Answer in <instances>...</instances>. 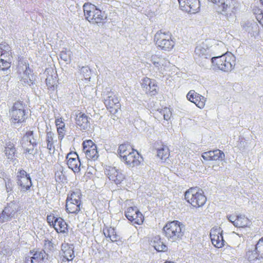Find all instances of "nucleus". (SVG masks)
Masks as SVG:
<instances>
[{
  "instance_id": "19",
  "label": "nucleus",
  "mask_w": 263,
  "mask_h": 263,
  "mask_svg": "<svg viewBox=\"0 0 263 263\" xmlns=\"http://www.w3.org/2000/svg\"><path fill=\"white\" fill-rule=\"evenodd\" d=\"M73 249L72 245H68V243L62 245L61 250L63 256V261L65 260L70 261L73 259L74 257Z\"/></svg>"
},
{
  "instance_id": "58",
  "label": "nucleus",
  "mask_w": 263,
  "mask_h": 263,
  "mask_svg": "<svg viewBox=\"0 0 263 263\" xmlns=\"http://www.w3.org/2000/svg\"><path fill=\"white\" fill-rule=\"evenodd\" d=\"M50 79H49L48 78H47V79H46V84H47L48 86L49 85H50V84H51V83H50Z\"/></svg>"
},
{
  "instance_id": "38",
  "label": "nucleus",
  "mask_w": 263,
  "mask_h": 263,
  "mask_svg": "<svg viewBox=\"0 0 263 263\" xmlns=\"http://www.w3.org/2000/svg\"><path fill=\"white\" fill-rule=\"evenodd\" d=\"M32 257L35 261L39 260L43 261L45 259H47L48 254L44 250L36 251Z\"/></svg>"
},
{
  "instance_id": "35",
  "label": "nucleus",
  "mask_w": 263,
  "mask_h": 263,
  "mask_svg": "<svg viewBox=\"0 0 263 263\" xmlns=\"http://www.w3.org/2000/svg\"><path fill=\"white\" fill-rule=\"evenodd\" d=\"M26 67V70L24 72V74L26 75L27 78L23 77L22 79V82L24 83L25 84H27L28 85H29L30 87H31L32 89L34 88V81L33 80V76H31V78L28 77V74H29V71H30V70L29 69V67H28L27 65H25Z\"/></svg>"
},
{
  "instance_id": "27",
  "label": "nucleus",
  "mask_w": 263,
  "mask_h": 263,
  "mask_svg": "<svg viewBox=\"0 0 263 263\" xmlns=\"http://www.w3.org/2000/svg\"><path fill=\"white\" fill-rule=\"evenodd\" d=\"M103 233L106 237H108L112 241H118L120 236L118 235L114 228L110 227L103 229Z\"/></svg>"
},
{
  "instance_id": "28",
  "label": "nucleus",
  "mask_w": 263,
  "mask_h": 263,
  "mask_svg": "<svg viewBox=\"0 0 263 263\" xmlns=\"http://www.w3.org/2000/svg\"><path fill=\"white\" fill-rule=\"evenodd\" d=\"M15 152L16 149L13 143L8 142L6 144L4 152L8 159L13 160L14 159Z\"/></svg>"
},
{
  "instance_id": "20",
  "label": "nucleus",
  "mask_w": 263,
  "mask_h": 263,
  "mask_svg": "<svg viewBox=\"0 0 263 263\" xmlns=\"http://www.w3.org/2000/svg\"><path fill=\"white\" fill-rule=\"evenodd\" d=\"M246 258L250 263H261L263 262V259L256 251L255 248L252 247L249 249L246 254Z\"/></svg>"
},
{
  "instance_id": "61",
  "label": "nucleus",
  "mask_w": 263,
  "mask_h": 263,
  "mask_svg": "<svg viewBox=\"0 0 263 263\" xmlns=\"http://www.w3.org/2000/svg\"><path fill=\"white\" fill-rule=\"evenodd\" d=\"M261 3L262 4V5H263V0H260Z\"/></svg>"
},
{
  "instance_id": "40",
  "label": "nucleus",
  "mask_w": 263,
  "mask_h": 263,
  "mask_svg": "<svg viewBox=\"0 0 263 263\" xmlns=\"http://www.w3.org/2000/svg\"><path fill=\"white\" fill-rule=\"evenodd\" d=\"M157 85H156L155 81L152 80L151 85L148 88V91L146 92V93L149 94L150 96H153L157 93Z\"/></svg>"
},
{
  "instance_id": "6",
  "label": "nucleus",
  "mask_w": 263,
  "mask_h": 263,
  "mask_svg": "<svg viewBox=\"0 0 263 263\" xmlns=\"http://www.w3.org/2000/svg\"><path fill=\"white\" fill-rule=\"evenodd\" d=\"M9 112L10 121L13 123H22L27 118V112L25 109V105L21 101L15 102L9 109Z\"/></svg>"
},
{
  "instance_id": "10",
  "label": "nucleus",
  "mask_w": 263,
  "mask_h": 263,
  "mask_svg": "<svg viewBox=\"0 0 263 263\" xmlns=\"http://www.w3.org/2000/svg\"><path fill=\"white\" fill-rule=\"evenodd\" d=\"M179 6L183 11L195 13L199 9V0H178Z\"/></svg>"
},
{
  "instance_id": "14",
  "label": "nucleus",
  "mask_w": 263,
  "mask_h": 263,
  "mask_svg": "<svg viewBox=\"0 0 263 263\" xmlns=\"http://www.w3.org/2000/svg\"><path fill=\"white\" fill-rule=\"evenodd\" d=\"M150 61L154 66L155 68L159 72L163 73L165 67L168 63V61L161 55L153 54L150 58Z\"/></svg>"
},
{
  "instance_id": "32",
  "label": "nucleus",
  "mask_w": 263,
  "mask_h": 263,
  "mask_svg": "<svg viewBox=\"0 0 263 263\" xmlns=\"http://www.w3.org/2000/svg\"><path fill=\"white\" fill-rule=\"evenodd\" d=\"M17 184L20 185L22 189L24 191H27L30 189L32 185L31 178L30 176L28 177H24L17 179Z\"/></svg>"
},
{
  "instance_id": "7",
  "label": "nucleus",
  "mask_w": 263,
  "mask_h": 263,
  "mask_svg": "<svg viewBox=\"0 0 263 263\" xmlns=\"http://www.w3.org/2000/svg\"><path fill=\"white\" fill-rule=\"evenodd\" d=\"M195 58L200 65L206 67L211 59L209 49L205 47L204 45H197L195 49Z\"/></svg>"
},
{
  "instance_id": "50",
  "label": "nucleus",
  "mask_w": 263,
  "mask_h": 263,
  "mask_svg": "<svg viewBox=\"0 0 263 263\" xmlns=\"http://www.w3.org/2000/svg\"><path fill=\"white\" fill-rule=\"evenodd\" d=\"M13 187V184L11 181H8L6 182V191L8 193H10L9 195L11 194V192H12Z\"/></svg>"
},
{
  "instance_id": "31",
  "label": "nucleus",
  "mask_w": 263,
  "mask_h": 263,
  "mask_svg": "<svg viewBox=\"0 0 263 263\" xmlns=\"http://www.w3.org/2000/svg\"><path fill=\"white\" fill-rule=\"evenodd\" d=\"M53 136L54 134L52 132H48L46 134L47 148L49 149L50 154L53 153L55 149L53 145Z\"/></svg>"
},
{
  "instance_id": "12",
  "label": "nucleus",
  "mask_w": 263,
  "mask_h": 263,
  "mask_svg": "<svg viewBox=\"0 0 263 263\" xmlns=\"http://www.w3.org/2000/svg\"><path fill=\"white\" fill-rule=\"evenodd\" d=\"M105 174L110 180L116 184L121 183L124 179V175L115 167L107 166L105 170Z\"/></svg>"
},
{
  "instance_id": "53",
  "label": "nucleus",
  "mask_w": 263,
  "mask_h": 263,
  "mask_svg": "<svg viewBox=\"0 0 263 263\" xmlns=\"http://www.w3.org/2000/svg\"><path fill=\"white\" fill-rule=\"evenodd\" d=\"M45 245L47 246L48 248L53 251L54 250V245L50 240H46Z\"/></svg>"
},
{
  "instance_id": "59",
  "label": "nucleus",
  "mask_w": 263,
  "mask_h": 263,
  "mask_svg": "<svg viewBox=\"0 0 263 263\" xmlns=\"http://www.w3.org/2000/svg\"><path fill=\"white\" fill-rule=\"evenodd\" d=\"M208 1H210V2H212V3H214V4H216V3L217 2V1H218V0H208Z\"/></svg>"
},
{
  "instance_id": "9",
  "label": "nucleus",
  "mask_w": 263,
  "mask_h": 263,
  "mask_svg": "<svg viewBox=\"0 0 263 263\" xmlns=\"http://www.w3.org/2000/svg\"><path fill=\"white\" fill-rule=\"evenodd\" d=\"M125 215L128 220L134 223L139 225L143 222V216L136 206L128 208Z\"/></svg>"
},
{
  "instance_id": "57",
  "label": "nucleus",
  "mask_w": 263,
  "mask_h": 263,
  "mask_svg": "<svg viewBox=\"0 0 263 263\" xmlns=\"http://www.w3.org/2000/svg\"><path fill=\"white\" fill-rule=\"evenodd\" d=\"M33 151H34L33 147H32V146L31 148H25V151L26 152V153H28L29 154H32Z\"/></svg>"
},
{
  "instance_id": "22",
  "label": "nucleus",
  "mask_w": 263,
  "mask_h": 263,
  "mask_svg": "<svg viewBox=\"0 0 263 263\" xmlns=\"http://www.w3.org/2000/svg\"><path fill=\"white\" fill-rule=\"evenodd\" d=\"M76 123L82 130H86L89 127L88 117L82 112H79L76 115Z\"/></svg>"
},
{
  "instance_id": "17",
  "label": "nucleus",
  "mask_w": 263,
  "mask_h": 263,
  "mask_svg": "<svg viewBox=\"0 0 263 263\" xmlns=\"http://www.w3.org/2000/svg\"><path fill=\"white\" fill-rule=\"evenodd\" d=\"M201 156L206 161L223 160L225 158L224 154L219 149L204 152Z\"/></svg>"
},
{
  "instance_id": "49",
  "label": "nucleus",
  "mask_w": 263,
  "mask_h": 263,
  "mask_svg": "<svg viewBox=\"0 0 263 263\" xmlns=\"http://www.w3.org/2000/svg\"><path fill=\"white\" fill-rule=\"evenodd\" d=\"M56 218L57 217L51 215L47 216V221L50 226L53 227V226L54 225V220L55 221Z\"/></svg>"
},
{
  "instance_id": "48",
  "label": "nucleus",
  "mask_w": 263,
  "mask_h": 263,
  "mask_svg": "<svg viewBox=\"0 0 263 263\" xmlns=\"http://www.w3.org/2000/svg\"><path fill=\"white\" fill-rule=\"evenodd\" d=\"M163 114V118L164 120H168L170 119L171 116V112L167 108H165L162 111Z\"/></svg>"
},
{
  "instance_id": "54",
  "label": "nucleus",
  "mask_w": 263,
  "mask_h": 263,
  "mask_svg": "<svg viewBox=\"0 0 263 263\" xmlns=\"http://www.w3.org/2000/svg\"><path fill=\"white\" fill-rule=\"evenodd\" d=\"M55 124L57 126V129H58V127H59V126H61V127H64L65 126V124L62 121L61 118L56 119Z\"/></svg>"
},
{
  "instance_id": "60",
  "label": "nucleus",
  "mask_w": 263,
  "mask_h": 263,
  "mask_svg": "<svg viewBox=\"0 0 263 263\" xmlns=\"http://www.w3.org/2000/svg\"><path fill=\"white\" fill-rule=\"evenodd\" d=\"M60 174L59 173H55V176L58 177V174Z\"/></svg>"
},
{
  "instance_id": "25",
  "label": "nucleus",
  "mask_w": 263,
  "mask_h": 263,
  "mask_svg": "<svg viewBox=\"0 0 263 263\" xmlns=\"http://www.w3.org/2000/svg\"><path fill=\"white\" fill-rule=\"evenodd\" d=\"M54 222L53 227L58 233H65L67 231L68 225L61 217L56 218Z\"/></svg>"
},
{
  "instance_id": "55",
  "label": "nucleus",
  "mask_w": 263,
  "mask_h": 263,
  "mask_svg": "<svg viewBox=\"0 0 263 263\" xmlns=\"http://www.w3.org/2000/svg\"><path fill=\"white\" fill-rule=\"evenodd\" d=\"M75 158L76 159H79V156L77 154V153H69L67 157H66V159L67 160H68V159H69V158Z\"/></svg>"
},
{
  "instance_id": "51",
  "label": "nucleus",
  "mask_w": 263,
  "mask_h": 263,
  "mask_svg": "<svg viewBox=\"0 0 263 263\" xmlns=\"http://www.w3.org/2000/svg\"><path fill=\"white\" fill-rule=\"evenodd\" d=\"M17 175V179L22 178L24 177H28L29 176V174H27L26 172L24 170H21L18 172Z\"/></svg>"
},
{
  "instance_id": "30",
  "label": "nucleus",
  "mask_w": 263,
  "mask_h": 263,
  "mask_svg": "<svg viewBox=\"0 0 263 263\" xmlns=\"http://www.w3.org/2000/svg\"><path fill=\"white\" fill-rule=\"evenodd\" d=\"M152 242L154 248L158 252L165 251L167 250L166 246L161 241L159 236L155 237Z\"/></svg>"
},
{
  "instance_id": "1",
  "label": "nucleus",
  "mask_w": 263,
  "mask_h": 263,
  "mask_svg": "<svg viewBox=\"0 0 263 263\" xmlns=\"http://www.w3.org/2000/svg\"><path fill=\"white\" fill-rule=\"evenodd\" d=\"M163 230L169 241L178 242L184 235V226L178 221L174 220L166 223Z\"/></svg>"
},
{
  "instance_id": "34",
  "label": "nucleus",
  "mask_w": 263,
  "mask_h": 263,
  "mask_svg": "<svg viewBox=\"0 0 263 263\" xmlns=\"http://www.w3.org/2000/svg\"><path fill=\"white\" fill-rule=\"evenodd\" d=\"M94 15L93 20L91 21V23L92 24H98L101 23L106 17L104 15V12H102L98 9H97Z\"/></svg>"
},
{
  "instance_id": "46",
  "label": "nucleus",
  "mask_w": 263,
  "mask_h": 263,
  "mask_svg": "<svg viewBox=\"0 0 263 263\" xmlns=\"http://www.w3.org/2000/svg\"><path fill=\"white\" fill-rule=\"evenodd\" d=\"M152 81V79H150L148 78H145L143 80V81L141 83V86L143 89V90L145 91V92L148 91V88L151 85Z\"/></svg>"
},
{
  "instance_id": "2",
  "label": "nucleus",
  "mask_w": 263,
  "mask_h": 263,
  "mask_svg": "<svg viewBox=\"0 0 263 263\" xmlns=\"http://www.w3.org/2000/svg\"><path fill=\"white\" fill-rule=\"evenodd\" d=\"M211 62L214 69L229 72L231 71L235 66V57L232 54H226L211 58Z\"/></svg>"
},
{
  "instance_id": "4",
  "label": "nucleus",
  "mask_w": 263,
  "mask_h": 263,
  "mask_svg": "<svg viewBox=\"0 0 263 263\" xmlns=\"http://www.w3.org/2000/svg\"><path fill=\"white\" fill-rule=\"evenodd\" d=\"M184 197L188 202L196 208L203 206L206 201V198L203 195L202 190L197 187H191L186 191Z\"/></svg>"
},
{
  "instance_id": "15",
  "label": "nucleus",
  "mask_w": 263,
  "mask_h": 263,
  "mask_svg": "<svg viewBox=\"0 0 263 263\" xmlns=\"http://www.w3.org/2000/svg\"><path fill=\"white\" fill-rule=\"evenodd\" d=\"M186 98L191 102L194 103L200 108H203L205 106L206 99L203 96L197 93L194 90H190L186 95Z\"/></svg>"
},
{
  "instance_id": "3",
  "label": "nucleus",
  "mask_w": 263,
  "mask_h": 263,
  "mask_svg": "<svg viewBox=\"0 0 263 263\" xmlns=\"http://www.w3.org/2000/svg\"><path fill=\"white\" fill-rule=\"evenodd\" d=\"M235 4L234 0H218L216 3L217 11L224 15L228 21H233L236 11Z\"/></svg>"
},
{
  "instance_id": "21",
  "label": "nucleus",
  "mask_w": 263,
  "mask_h": 263,
  "mask_svg": "<svg viewBox=\"0 0 263 263\" xmlns=\"http://www.w3.org/2000/svg\"><path fill=\"white\" fill-rule=\"evenodd\" d=\"M104 104L107 108H113L114 106H118L119 100L112 91H107L104 95Z\"/></svg>"
},
{
  "instance_id": "52",
  "label": "nucleus",
  "mask_w": 263,
  "mask_h": 263,
  "mask_svg": "<svg viewBox=\"0 0 263 263\" xmlns=\"http://www.w3.org/2000/svg\"><path fill=\"white\" fill-rule=\"evenodd\" d=\"M63 128L64 127H61V126H59V127H58V129H57L58 133L59 134V139L61 140L63 138L64 136V134L63 132Z\"/></svg>"
},
{
  "instance_id": "56",
  "label": "nucleus",
  "mask_w": 263,
  "mask_h": 263,
  "mask_svg": "<svg viewBox=\"0 0 263 263\" xmlns=\"http://www.w3.org/2000/svg\"><path fill=\"white\" fill-rule=\"evenodd\" d=\"M34 259L32 257H26L25 259V263H34Z\"/></svg>"
},
{
  "instance_id": "45",
  "label": "nucleus",
  "mask_w": 263,
  "mask_h": 263,
  "mask_svg": "<svg viewBox=\"0 0 263 263\" xmlns=\"http://www.w3.org/2000/svg\"><path fill=\"white\" fill-rule=\"evenodd\" d=\"M67 199L70 200L72 201L81 202L79 192H72L69 196L67 197Z\"/></svg>"
},
{
  "instance_id": "43",
  "label": "nucleus",
  "mask_w": 263,
  "mask_h": 263,
  "mask_svg": "<svg viewBox=\"0 0 263 263\" xmlns=\"http://www.w3.org/2000/svg\"><path fill=\"white\" fill-rule=\"evenodd\" d=\"M83 151L84 153L86 152V149L90 150L93 147H97V145L90 140L84 141L83 143Z\"/></svg>"
},
{
  "instance_id": "13",
  "label": "nucleus",
  "mask_w": 263,
  "mask_h": 263,
  "mask_svg": "<svg viewBox=\"0 0 263 263\" xmlns=\"http://www.w3.org/2000/svg\"><path fill=\"white\" fill-rule=\"evenodd\" d=\"M228 219L235 227L239 228H244L249 227L251 221L244 215H237L236 217L232 215L227 216Z\"/></svg>"
},
{
  "instance_id": "41",
  "label": "nucleus",
  "mask_w": 263,
  "mask_h": 263,
  "mask_svg": "<svg viewBox=\"0 0 263 263\" xmlns=\"http://www.w3.org/2000/svg\"><path fill=\"white\" fill-rule=\"evenodd\" d=\"M254 247L263 259V237L259 239Z\"/></svg>"
},
{
  "instance_id": "16",
  "label": "nucleus",
  "mask_w": 263,
  "mask_h": 263,
  "mask_svg": "<svg viewBox=\"0 0 263 263\" xmlns=\"http://www.w3.org/2000/svg\"><path fill=\"white\" fill-rule=\"evenodd\" d=\"M142 158L137 151L132 149L131 153H128V155L124 157L122 160L129 167H133L137 166L140 164Z\"/></svg>"
},
{
  "instance_id": "26",
  "label": "nucleus",
  "mask_w": 263,
  "mask_h": 263,
  "mask_svg": "<svg viewBox=\"0 0 263 263\" xmlns=\"http://www.w3.org/2000/svg\"><path fill=\"white\" fill-rule=\"evenodd\" d=\"M67 164L68 167L72 170L74 173H78L80 171L81 163L79 159L71 158L68 159Z\"/></svg>"
},
{
  "instance_id": "42",
  "label": "nucleus",
  "mask_w": 263,
  "mask_h": 263,
  "mask_svg": "<svg viewBox=\"0 0 263 263\" xmlns=\"http://www.w3.org/2000/svg\"><path fill=\"white\" fill-rule=\"evenodd\" d=\"M254 14L255 15L256 20L263 27V11H262L260 9H254Z\"/></svg>"
},
{
  "instance_id": "11",
  "label": "nucleus",
  "mask_w": 263,
  "mask_h": 263,
  "mask_svg": "<svg viewBox=\"0 0 263 263\" xmlns=\"http://www.w3.org/2000/svg\"><path fill=\"white\" fill-rule=\"evenodd\" d=\"M222 231L220 228H213L210 232V238L212 244L217 248H221L224 245V240L222 235Z\"/></svg>"
},
{
  "instance_id": "23",
  "label": "nucleus",
  "mask_w": 263,
  "mask_h": 263,
  "mask_svg": "<svg viewBox=\"0 0 263 263\" xmlns=\"http://www.w3.org/2000/svg\"><path fill=\"white\" fill-rule=\"evenodd\" d=\"M83 8L85 18L91 23L97 9L96 6L90 3H85Z\"/></svg>"
},
{
  "instance_id": "39",
  "label": "nucleus",
  "mask_w": 263,
  "mask_h": 263,
  "mask_svg": "<svg viewBox=\"0 0 263 263\" xmlns=\"http://www.w3.org/2000/svg\"><path fill=\"white\" fill-rule=\"evenodd\" d=\"M80 70L85 79L89 80L90 79L91 71L88 66H82Z\"/></svg>"
},
{
  "instance_id": "8",
  "label": "nucleus",
  "mask_w": 263,
  "mask_h": 263,
  "mask_svg": "<svg viewBox=\"0 0 263 263\" xmlns=\"http://www.w3.org/2000/svg\"><path fill=\"white\" fill-rule=\"evenodd\" d=\"M18 205L14 201L7 204L0 216V221L4 222L11 220L17 211Z\"/></svg>"
},
{
  "instance_id": "37",
  "label": "nucleus",
  "mask_w": 263,
  "mask_h": 263,
  "mask_svg": "<svg viewBox=\"0 0 263 263\" xmlns=\"http://www.w3.org/2000/svg\"><path fill=\"white\" fill-rule=\"evenodd\" d=\"M169 149L165 146H162L157 150V156L162 160H166L168 157Z\"/></svg>"
},
{
  "instance_id": "47",
  "label": "nucleus",
  "mask_w": 263,
  "mask_h": 263,
  "mask_svg": "<svg viewBox=\"0 0 263 263\" xmlns=\"http://www.w3.org/2000/svg\"><path fill=\"white\" fill-rule=\"evenodd\" d=\"M0 52L12 54L10 47L6 43L0 44Z\"/></svg>"
},
{
  "instance_id": "44",
  "label": "nucleus",
  "mask_w": 263,
  "mask_h": 263,
  "mask_svg": "<svg viewBox=\"0 0 263 263\" xmlns=\"http://www.w3.org/2000/svg\"><path fill=\"white\" fill-rule=\"evenodd\" d=\"M60 58L67 62L70 61L71 52L70 51H62L60 54Z\"/></svg>"
},
{
  "instance_id": "5",
  "label": "nucleus",
  "mask_w": 263,
  "mask_h": 263,
  "mask_svg": "<svg viewBox=\"0 0 263 263\" xmlns=\"http://www.w3.org/2000/svg\"><path fill=\"white\" fill-rule=\"evenodd\" d=\"M156 46L160 49L169 51L175 46V42L172 39V34L169 32L158 31L154 36Z\"/></svg>"
},
{
  "instance_id": "36",
  "label": "nucleus",
  "mask_w": 263,
  "mask_h": 263,
  "mask_svg": "<svg viewBox=\"0 0 263 263\" xmlns=\"http://www.w3.org/2000/svg\"><path fill=\"white\" fill-rule=\"evenodd\" d=\"M86 152L84 153L86 155V157L88 159H91L96 160L99 157V154L97 151V147H93L90 150L86 149Z\"/></svg>"
},
{
  "instance_id": "24",
  "label": "nucleus",
  "mask_w": 263,
  "mask_h": 263,
  "mask_svg": "<svg viewBox=\"0 0 263 263\" xmlns=\"http://www.w3.org/2000/svg\"><path fill=\"white\" fill-rule=\"evenodd\" d=\"M81 202L72 201L66 199V209L68 213L77 214L81 209Z\"/></svg>"
},
{
  "instance_id": "33",
  "label": "nucleus",
  "mask_w": 263,
  "mask_h": 263,
  "mask_svg": "<svg viewBox=\"0 0 263 263\" xmlns=\"http://www.w3.org/2000/svg\"><path fill=\"white\" fill-rule=\"evenodd\" d=\"M37 137L34 136L33 131H28L27 132L23 138V141H26L29 142L30 145H32V147L36 146L37 144Z\"/></svg>"
},
{
  "instance_id": "18",
  "label": "nucleus",
  "mask_w": 263,
  "mask_h": 263,
  "mask_svg": "<svg viewBox=\"0 0 263 263\" xmlns=\"http://www.w3.org/2000/svg\"><path fill=\"white\" fill-rule=\"evenodd\" d=\"M12 59L11 53L0 52V70H8L11 66Z\"/></svg>"
},
{
  "instance_id": "29",
  "label": "nucleus",
  "mask_w": 263,
  "mask_h": 263,
  "mask_svg": "<svg viewBox=\"0 0 263 263\" xmlns=\"http://www.w3.org/2000/svg\"><path fill=\"white\" fill-rule=\"evenodd\" d=\"M132 149L131 146L128 144H121L118 148V153L122 160L124 157L128 155V153H131Z\"/></svg>"
}]
</instances>
